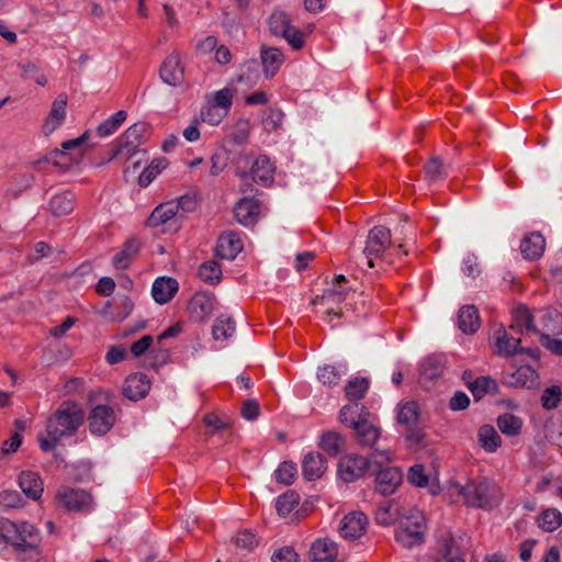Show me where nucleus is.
<instances>
[{"instance_id":"obj_1","label":"nucleus","mask_w":562,"mask_h":562,"mask_svg":"<svg viewBox=\"0 0 562 562\" xmlns=\"http://www.w3.org/2000/svg\"><path fill=\"white\" fill-rule=\"evenodd\" d=\"M448 493L457 501L462 499L467 505L482 509L498 506L504 496L502 488L487 477L471 480L465 485L449 482Z\"/></svg>"},{"instance_id":"obj_2","label":"nucleus","mask_w":562,"mask_h":562,"mask_svg":"<svg viewBox=\"0 0 562 562\" xmlns=\"http://www.w3.org/2000/svg\"><path fill=\"white\" fill-rule=\"evenodd\" d=\"M7 544L20 560H37L41 555L40 531L27 522H8L2 526Z\"/></svg>"},{"instance_id":"obj_3","label":"nucleus","mask_w":562,"mask_h":562,"mask_svg":"<svg viewBox=\"0 0 562 562\" xmlns=\"http://www.w3.org/2000/svg\"><path fill=\"white\" fill-rule=\"evenodd\" d=\"M426 531L425 515L418 508L409 506L400 519L395 539L405 548L418 547L425 542Z\"/></svg>"},{"instance_id":"obj_4","label":"nucleus","mask_w":562,"mask_h":562,"mask_svg":"<svg viewBox=\"0 0 562 562\" xmlns=\"http://www.w3.org/2000/svg\"><path fill=\"white\" fill-rule=\"evenodd\" d=\"M149 134L150 130L146 123L139 122L130 126L122 135L121 143L111 158L123 157L126 164L125 170L130 169V164L135 169L140 162L139 158H135L145 154L138 149V146L149 137Z\"/></svg>"},{"instance_id":"obj_5","label":"nucleus","mask_w":562,"mask_h":562,"mask_svg":"<svg viewBox=\"0 0 562 562\" xmlns=\"http://www.w3.org/2000/svg\"><path fill=\"white\" fill-rule=\"evenodd\" d=\"M436 562H465V551L449 530H438L430 546Z\"/></svg>"},{"instance_id":"obj_6","label":"nucleus","mask_w":562,"mask_h":562,"mask_svg":"<svg viewBox=\"0 0 562 562\" xmlns=\"http://www.w3.org/2000/svg\"><path fill=\"white\" fill-rule=\"evenodd\" d=\"M370 470V459L358 452L342 454L337 462L336 474L345 483H353L362 477Z\"/></svg>"},{"instance_id":"obj_7","label":"nucleus","mask_w":562,"mask_h":562,"mask_svg":"<svg viewBox=\"0 0 562 562\" xmlns=\"http://www.w3.org/2000/svg\"><path fill=\"white\" fill-rule=\"evenodd\" d=\"M55 503L68 512H88L93 505V498L85 490L61 486L56 492Z\"/></svg>"},{"instance_id":"obj_8","label":"nucleus","mask_w":562,"mask_h":562,"mask_svg":"<svg viewBox=\"0 0 562 562\" xmlns=\"http://www.w3.org/2000/svg\"><path fill=\"white\" fill-rule=\"evenodd\" d=\"M391 244L392 236L387 227L379 225L369 231L363 249L369 268L374 267V259L381 258Z\"/></svg>"},{"instance_id":"obj_9","label":"nucleus","mask_w":562,"mask_h":562,"mask_svg":"<svg viewBox=\"0 0 562 562\" xmlns=\"http://www.w3.org/2000/svg\"><path fill=\"white\" fill-rule=\"evenodd\" d=\"M369 528L367 515L360 510H351L339 521L338 532L347 541H355L363 537Z\"/></svg>"},{"instance_id":"obj_10","label":"nucleus","mask_w":562,"mask_h":562,"mask_svg":"<svg viewBox=\"0 0 562 562\" xmlns=\"http://www.w3.org/2000/svg\"><path fill=\"white\" fill-rule=\"evenodd\" d=\"M147 225L150 227H161L162 232L178 231L180 221L176 201H168L156 206L147 220Z\"/></svg>"},{"instance_id":"obj_11","label":"nucleus","mask_w":562,"mask_h":562,"mask_svg":"<svg viewBox=\"0 0 562 562\" xmlns=\"http://www.w3.org/2000/svg\"><path fill=\"white\" fill-rule=\"evenodd\" d=\"M159 76L165 83L171 87H183L186 85L184 66L177 52L171 53L164 59L159 68Z\"/></svg>"},{"instance_id":"obj_12","label":"nucleus","mask_w":562,"mask_h":562,"mask_svg":"<svg viewBox=\"0 0 562 562\" xmlns=\"http://www.w3.org/2000/svg\"><path fill=\"white\" fill-rule=\"evenodd\" d=\"M214 310V297L206 292L195 293L188 304L190 317L198 323L206 321Z\"/></svg>"},{"instance_id":"obj_13","label":"nucleus","mask_w":562,"mask_h":562,"mask_svg":"<svg viewBox=\"0 0 562 562\" xmlns=\"http://www.w3.org/2000/svg\"><path fill=\"white\" fill-rule=\"evenodd\" d=\"M403 473L398 467H387L378 471L375 476L376 490L382 495L395 493L402 484Z\"/></svg>"},{"instance_id":"obj_14","label":"nucleus","mask_w":562,"mask_h":562,"mask_svg":"<svg viewBox=\"0 0 562 562\" xmlns=\"http://www.w3.org/2000/svg\"><path fill=\"white\" fill-rule=\"evenodd\" d=\"M400 499L394 498L381 504L375 512V520L379 525L390 526L400 522L403 513L408 508Z\"/></svg>"},{"instance_id":"obj_15","label":"nucleus","mask_w":562,"mask_h":562,"mask_svg":"<svg viewBox=\"0 0 562 562\" xmlns=\"http://www.w3.org/2000/svg\"><path fill=\"white\" fill-rule=\"evenodd\" d=\"M76 424H48L46 432L40 436V446L44 451L53 450L64 436H71Z\"/></svg>"},{"instance_id":"obj_16","label":"nucleus","mask_w":562,"mask_h":562,"mask_svg":"<svg viewBox=\"0 0 562 562\" xmlns=\"http://www.w3.org/2000/svg\"><path fill=\"white\" fill-rule=\"evenodd\" d=\"M68 97L65 93H60L52 103L49 114L45 119L42 131L45 136L50 135L56 128H58L66 117V105Z\"/></svg>"},{"instance_id":"obj_17","label":"nucleus","mask_w":562,"mask_h":562,"mask_svg":"<svg viewBox=\"0 0 562 562\" xmlns=\"http://www.w3.org/2000/svg\"><path fill=\"white\" fill-rule=\"evenodd\" d=\"M150 390V381L147 375L140 372L126 378L123 386V394L132 401L144 398Z\"/></svg>"},{"instance_id":"obj_18","label":"nucleus","mask_w":562,"mask_h":562,"mask_svg":"<svg viewBox=\"0 0 562 562\" xmlns=\"http://www.w3.org/2000/svg\"><path fill=\"white\" fill-rule=\"evenodd\" d=\"M312 562H333L338 558V544L325 537L316 539L310 549Z\"/></svg>"},{"instance_id":"obj_19","label":"nucleus","mask_w":562,"mask_h":562,"mask_svg":"<svg viewBox=\"0 0 562 562\" xmlns=\"http://www.w3.org/2000/svg\"><path fill=\"white\" fill-rule=\"evenodd\" d=\"M260 204L252 198L240 199L234 209V214L238 223L244 226L254 225L259 217Z\"/></svg>"},{"instance_id":"obj_20","label":"nucleus","mask_w":562,"mask_h":562,"mask_svg":"<svg viewBox=\"0 0 562 562\" xmlns=\"http://www.w3.org/2000/svg\"><path fill=\"white\" fill-rule=\"evenodd\" d=\"M349 294V290H346L341 286L334 285L331 289L326 290L323 295L316 296L313 301V305H323L326 307L327 316L334 314L337 317L341 316L340 311H335L334 305L340 304L347 299Z\"/></svg>"},{"instance_id":"obj_21","label":"nucleus","mask_w":562,"mask_h":562,"mask_svg":"<svg viewBox=\"0 0 562 562\" xmlns=\"http://www.w3.org/2000/svg\"><path fill=\"white\" fill-rule=\"evenodd\" d=\"M243 249V243L235 232H226L220 236L216 255L221 259L233 260Z\"/></svg>"},{"instance_id":"obj_22","label":"nucleus","mask_w":562,"mask_h":562,"mask_svg":"<svg viewBox=\"0 0 562 562\" xmlns=\"http://www.w3.org/2000/svg\"><path fill=\"white\" fill-rule=\"evenodd\" d=\"M140 241L137 238H128L122 249L113 257V267L117 270L128 269L139 252Z\"/></svg>"},{"instance_id":"obj_23","label":"nucleus","mask_w":562,"mask_h":562,"mask_svg":"<svg viewBox=\"0 0 562 562\" xmlns=\"http://www.w3.org/2000/svg\"><path fill=\"white\" fill-rule=\"evenodd\" d=\"M494 340V353L497 356L512 357L518 353L520 339L509 336L505 329L495 330Z\"/></svg>"},{"instance_id":"obj_24","label":"nucleus","mask_w":562,"mask_h":562,"mask_svg":"<svg viewBox=\"0 0 562 562\" xmlns=\"http://www.w3.org/2000/svg\"><path fill=\"white\" fill-rule=\"evenodd\" d=\"M178 291V282L173 278L161 277L155 280L151 289L154 300L159 304H166Z\"/></svg>"},{"instance_id":"obj_25","label":"nucleus","mask_w":562,"mask_h":562,"mask_svg":"<svg viewBox=\"0 0 562 562\" xmlns=\"http://www.w3.org/2000/svg\"><path fill=\"white\" fill-rule=\"evenodd\" d=\"M250 175L255 182L269 186L273 182L274 166L267 156H259L251 165Z\"/></svg>"},{"instance_id":"obj_26","label":"nucleus","mask_w":562,"mask_h":562,"mask_svg":"<svg viewBox=\"0 0 562 562\" xmlns=\"http://www.w3.org/2000/svg\"><path fill=\"white\" fill-rule=\"evenodd\" d=\"M352 434L358 445L372 447L380 439L382 430L375 424H351Z\"/></svg>"},{"instance_id":"obj_27","label":"nucleus","mask_w":562,"mask_h":562,"mask_svg":"<svg viewBox=\"0 0 562 562\" xmlns=\"http://www.w3.org/2000/svg\"><path fill=\"white\" fill-rule=\"evenodd\" d=\"M481 326L479 311L474 305H464L458 313V327L464 334H474Z\"/></svg>"},{"instance_id":"obj_28","label":"nucleus","mask_w":562,"mask_h":562,"mask_svg":"<svg viewBox=\"0 0 562 562\" xmlns=\"http://www.w3.org/2000/svg\"><path fill=\"white\" fill-rule=\"evenodd\" d=\"M19 484L26 496L33 499L41 498L44 491V484L37 473L33 471H23L20 474Z\"/></svg>"},{"instance_id":"obj_29","label":"nucleus","mask_w":562,"mask_h":562,"mask_svg":"<svg viewBox=\"0 0 562 562\" xmlns=\"http://www.w3.org/2000/svg\"><path fill=\"white\" fill-rule=\"evenodd\" d=\"M546 248V240L540 233H531L526 236L520 244L522 256L528 260L540 258Z\"/></svg>"},{"instance_id":"obj_30","label":"nucleus","mask_w":562,"mask_h":562,"mask_svg":"<svg viewBox=\"0 0 562 562\" xmlns=\"http://www.w3.org/2000/svg\"><path fill=\"white\" fill-rule=\"evenodd\" d=\"M327 470V462L322 454L317 452L308 453L303 461V474L314 481L321 479Z\"/></svg>"},{"instance_id":"obj_31","label":"nucleus","mask_w":562,"mask_h":562,"mask_svg":"<svg viewBox=\"0 0 562 562\" xmlns=\"http://www.w3.org/2000/svg\"><path fill=\"white\" fill-rule=\"evenodd\" d=\"M406 447L411 450H418L428 445V437L419 424H406L403 431Z\"/></svg>"},{"instance_id":"obj_32","label":"nucleus","mask_w":562,"mask_h":562,"mask_svg":"<svg viewBox=\"0 0 562 562\" xmlns=\"http://www.w3.org/2000/svg\"><path fill=\"white\" fill-rule=\"evenodd\" d=\"M284 58L279 48L269 47L261 49V63L267 78H272L279 70Z\"/></svg>"},{"instance_id":"obj_33","label":"nucleus","mask_w":562,"mask_h":562,"mask_svg":"<svg viewBox=\"0 0 562 562\" xmlns=\"http://www.w3.org/2000/svg\"><path fill=\"white\" fill-rule=\"evenodd\" d=\"M536 525L544 532H554L562 526V513L557 508H546L537 516Z\"/></svg>"},{"instance_id":"obj_34","label":"nucleus","mask_w":562,"mask_h":562,"mask_svg":"<svg viewBox=\"0 0 562 562\" xmlns=\"http://www.w3.org/2000/svg\"><path fill=\"white\" fill-rule=\"evenodd\" d=\"M371 417L370 411L359 402H351L339 412V422H368Z\"/></svg>"},{"instance_id":"obj_35","label":"nucleus","mask_w":562,"mask_h":562,"mask_svg":"<svg viewBox=\"0 0 562 562\" xmlns=\"http://www.w3.org/2000/svg\"><path fill=\"white\" fill-rule=\"evenodd\" d=\"M480 446L487 452L496 451L502 445V438L491 424H484L477 431Z\"/></svg>"},{"instance_id":"obj_36","label":"nucleus","mask_w":562,"mask_h":562,"mask_svg":"<svg viewBox=\"0 0 562 562\" xmlns=\"http://www.w3.org/2000/svg\"><path fill=\"white\" fill-rule=\"evenodd\" d=\"M75 195L70 191L55 194L49 201V210L55 216H64L74 210Z\"/></svg>"},{"instance_id":"obj_37","label":"nucleus","mask_w":562,"mask_h":562,"mask_svg":"<svg viewBox=\"0 0 562 562\" xmlns=\"http://www.w3.org/2000/svg\"><path fill=\"white\" fill-rule=\"evenodd\" d=\"M54 418L57 422H82L83 411L77 402L65 401L55 412Z\"/></svg>"},{"instance_id":"obj_38","label":"nucleus","mask_w":562,"mask_h":562,"mask_svg":"<svg viewBox=\"0 0 562 562\" xmlns=\"http://www.w3.org/2000/svg\"><path fill=\"white\" fill-rule=\"evenodd\" d=\"M233 542L238 553L247 554L252 552L259 546V539L255 532L243 529L236 532Z\"/></svg>"},{"instance_id":"obj_39","label":"nucleus","mask_w":562,"mask_h":562,"mask_svg":"<svg viewBox=\"0 0 562 562\" xmlns=\"http://www.w3.org/2000/svg\"><path fill=\"white\" fill-rule=\"evenodd\" d=\"M345 439L335 431H328L322 435L319 448L329 456H337L345 448Z\"/></svg>"},{"instance_id":"obj_40","label":"nucleus","mask_w":562,"mask_h":562,"mask_svg":"<svg viewBox=\"0 0 562 562\" xmlns=\"http://www.w3.org/2000/svg\"><path fill=\"white\" fill-rule=\"evenodd\" d=\"M369 390V380L367 378H353L345 386L346 397L350 402H359Z\"/></svg>"},{"instance_id":"obj_41","label":"nucleus","mask_w":562,"mask_h":562,"mask_svg":"<svg viewBox=\"0 0 562 562\" xmlns=\"http://www.w3.org/2000/svg\"><path fill=\"white\" fill-rule=\"evenodd\" d=\"M537 379L538 373L532 367L521 366L512 374V381L509 383L514 386L531 387L536 384Z\"/></svg>"},{"instance_id":"obj_42","label":"nucleus","mask_w":562,"mask_h":562,"mask_svg":"<svg viewBox=\"0 0 562 562\" xmlns=\"http://www.w3.org/2000/svg\"><path fill=\"white\" fill-rule=\"evenodd\" d=\"M468 387L475 400L482 398L487 393L496 392L497 384L490 376H480L473 381H468Z\"/></svg>"},{"instance_id":"obj_43","label":"nucleus","mask_w":562,"mask_h":562,"mask_svg":"<svg viewBox=\"0 0 562 562\" xmlns=\"http://www.w3.org/2000/svg\"><path fill=\"white\" fill-rule=\"evenodd\" d=\"M268 23L271 33L281 36L291 26V19L285 11L277 9L271 13Z\"/></svg>"},{"instance_id":"obj_44","label":"nucleus","mask_w":562,"mask_h":562,"mask_svg":"<svg viewBox=\"0 0 562 562\" xmlns=\"http://www.w3.org/2000/svg\"><path fill=\"white\" fill-rule=\"evenodd\" d=\"M127 114L125 111L120 110L116 113H114L112 116H110L108 120L102 122L97 127V134L100 137H106L112 135L120 125L126 120Z\"/></svg>"},{"instance_id":"obj_45","label":"nucleus","mask_w":562,"mask_h":562,"mask_svg":"<svg viewBox=\"0 0 562 562\" xmlns=\"http://www.w3.org/2000/svg\"><path fill=\"white\" fill-rule=\"evenodd\" d=\"M420 405L415 401H408L398 405L397 422H418L423 418Z\"/></svg>"},{"instance_id":"obj_46","label":"nucleus","mask_w":562,"mask_h":562,"mask_svg":"<svg viewBox=\"0 0 562 562\" xmlns=\"http://www.w3.org/2000/svg\"><path fill=\"white\" fill-rule=\"evenodd\" d=\"M168 165L166 158L154 159L148 167H146L138 177L140 187H147L161 170Z\"/></svg>"},{"instance_id":"obj_47","label":"nucleus","mask_w":562,"mask_h":562,"mask_svg":"<svg viewBox=\"0 0 562 562\" xmlns=\"http://www.w3.org/2000/svg\"><path fill=\"white\" fill-rule=\"evenodd\" d=\"M300 497L293 492H286L277 499V512L282 517H288L299 505Z\"/></svg>"},{"instance_id":"obj_48","label":"nucleus","mask_w":562,"mask_h":562,"mask_svg":"<svg viewBox=\"0 0 562 562\" xmlns=\"http://www.w3.org/2000/svg\"><path fill=\"white\" fill-rule=\"evenodd\" d=\"M199 278L210 284L218 283L222 278L221 266L214 260L202 263L199 268Z\"/></svg>"},{"instance_id":"obj_49","label":"nucleus","mask_w":562,"mask_h":562,"mask_svg":"<svg viewBox=\"0 0 562 562\" xmlns=\"http://www.w3.org/2000/svg\"><path fill=\"white\" fill-rule=\"evenodd\" d=\"M424 171L426 178L431 182L443 180L448 175L442 161L438 157L430 158L426 162Z\"/></svg>"},{"instance_id":"obj_50","label":"nucleus","mask_w":562,"mask_h":562,"mask_svg":"<svg viewBox=\"0 0 562 562\" xmlns=\"http://www.w3.org/2000/svg\"><path fill=\"white\" fill-rule=\"evenodd\" d=\"M235 331V323L231 317L221 316L213 325L212 334L214 339H227Z\"/></svg>"},{"instance_id":"obj_51","label":"nucleus","mask_w":562,"mask_h":562,"mask_svg":"<svg viewBox=\"0 0 562 562\" xmlns=\"http://www.w3.org/2000/svg\"><path fill=\"white\" fill-rule=\"evenodd\" d=\"M515 325H512L510 328H519L522 331V328L526 330L537 331L533 325V317L530 311L526 306H518L514 313Z\"/></svg>"},{"instance_id":"obj_52","label":"nucleus","mask_w":562,"mask_h":562,"mask_svg":"<svg viewBox=\"0 0 562 562\" xmlns=\"http://www.w3.org/2000/svg\"><path fill=\"white\" fill-rule=\"evenodd\" d=\"M317 379L323 385L333 387L339 384L341 380V373L336 367L325 364L324 367L318 368Z\"/></svg>"},{"instance_id":"obj_53","label":"nucleus","mask_w":562,"mask_h":562,"mask_svg":"<svg viewBox=\"0 0 562 562\" xmlns=\"http://www.w3.org/2000/svg\"><path fill=\"white\" fill-rule=\"evenodd\" d=\"M119 416L112 405L106 404H95L92 406L89 419L91 422H106V420H115Z\"/></svg>"},{"instance_id":"obj_54","label":"nucleus","mask_w":562,"mask_h":562,"mask_svg":"<svg viewBox=\"0 0 562 562\" xmlns=\"http://www.w3.org/2000/svg\"><path fill=\"white\" fill-rule=\"evenodd\" d=\"M430 475L426 472L423 464H415L409 468L407 481L417 487H426L430 482Z\"/></svg>"},{"instance_id":"obj_55","label":"nucleus","mask_w":562,"mask_h":562,"mask_svg":"<svg viewBox=\"0 0 562 562\" xmlns=\"http://www.w3.org/2000/svg\"><path fill=\"white\" fill-rule=\"evenodd\" d=\"M19 69L22 72L21 76L23 79L26 80V79L34 78L35 82L42 87H44L47 83L46 76L44 74H42L40 71V68L37 67V65H35L32 61H25V63L19 64Z\"/></svg>"},{"instance_id":"obj_56","label":"nucleus","mask_w":562,"mask_h":562,"mask_svg":"<svg viewBox=\"0 0 562 562\" xmlns=\"http://www.w3.org/2000/svg\"><path fill=\"white\" fill-rule=\"evenodd\" d=\"M423 375L426 379L434 380L441 375L443 371V361L438 357H429L423 362Z\"/></svg>"},{"instance_id":"obj_57","label":"nucleus","mask_w":562,"mask_h":562,"mask_svg":"<svg viewBox=\"0 0 562 562\" xmlns=\"http://www.w3.org/2000/svg\"><path fill=\"white\" fill-rule=\"evenodd\" d=\"M297 469L293 462H283L276 471V479L284 485H291L296 477Z\"/></svg>"},{"instance_id":"obj_58","label":"nucleus","mask_w":562,"mask_h":562,"mask_svg":"<svg viewBox=\"0 0 562 562\" xmlns=\"http://www.w3.org/2000/svg\"><path fill=\"white\" fill-rule=\"evenodd\" d=\"M293 49H301L305 44L304 34L295 26L288 27L286 32L281 35Z\"/></svg>"},{"instance_id":"obj_59","label":"nucleus","mask_w":562,"mask_h":562,"mask_svg":"<svg viewBox=\"0 0 562 562\" xmlns=\"http://www.w3.org/2000/svg\"><path fill=\"white\" fill-rule=\"evenodd\" d=\"M228 164V154L225 150H217L211 157L210 175L218 176Z\"/></svg>"},{"instance_id":"obj_60","label":"nucleus","mask_w":562,"mask_h":562,"mask_svg":"<svg viewBox=\"0 0 562 562\" xmlns=\"http://www.w3.org/2000/svg\"><path fill=\"white\" fill-rule=\"evenodd\" d=\"M250 133V123L248 120H238L234 125L233 132L231 134L232 139L237 144L245 143Z\"/></svg>"},{"instance_id":"obj_61","label":"nucleus","mask_w":562,"mask_h":562,"mask_svg":"<svg viewBox=\"0 0 562 562\" xmlns=\"http://www.w3.org/2000/svg\"><path fill=\"white\" fill-rule=\"evenodd\" d=\"M283 121V113L279 109H269L262 120L263 126L267 131L278 130Z\"/></svg>"},{"instance_id":"obj_62","label":"nucleus","mask_w":562,"mask_h":562,"mask_svg":"<svg viewBox=\"0 0 562 562\" xmlns=\"http://www.w3.org/2000/svg\"><path fill=\"white\" fill-rule=\"evenodd\" d=\"M369 459L370 465L373 464L381 470L383 465H387L394 460V453L387 449H376L371 453Z\"/></svg>"},{"instance_id":"obj_63","label":"nucleus","mask_w":562,"mask_h":562,"mask_svg":"<svg viewBox=\"0 0 562 562\" xmlns=\"http://www.w3.org/2000/svg\"><path fill=\"white\" fill-rule=\"evenodd\" d=\"M561 390L559 386H551L544 390L541 402L543 407L551 409L555 408L560 403Z\"/></svg>"},{"instance_id":"obj_64","label":"nucleus","mask_w":562,"mask_h":562,"mask_svg":"<svg viewBox=\"0 0 562 562\" xmlns=\"http://www.w3.org/2000/svg\"><path fill=\"white\" fill-rule=\"evenodd\" d=\"M272 562H299V555L292 547H282L274 551Z\"/></svg>"}]
</instances>
